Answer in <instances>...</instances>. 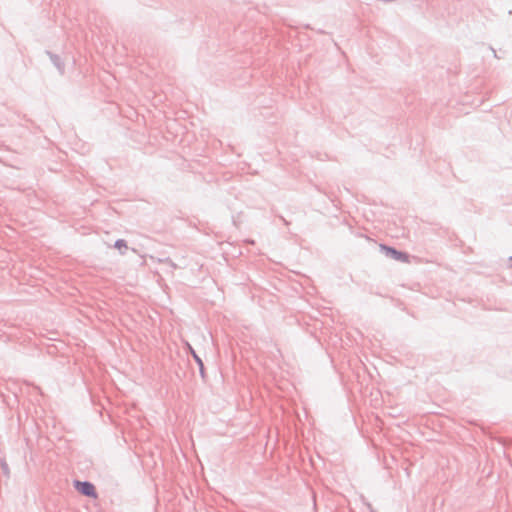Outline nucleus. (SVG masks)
<instances>
[{
	"instance_id": "obj_4",
	"label": "nucleus",
	"mask_w": 512,
	"mask_h": 512,
	"mask_svg": "<svg viewBox=\"0 0 512 512\" xmlns=\"http://www.w3.org/2000/svg\"><path fill=\"white\" fill-rule=\"evenodd\" d=\"M192 354H193V357L196 360V362L202 367L203 366L202 360L198 357V355H196V353L194 351H192Z\"/></svg>"
},
{
	"instance_id": "obj_2",
	"label": "nucleus",
	"mask_w": 512,
	"mask_h": 512,
	"mask_svg": "<svg viewBox=\"0 0 512 512\" xmlns=\"http://www.w3.org/2000/svg\"><path fill=\"white\" fill-rule=\"evenodd\" d=\"M380 248L383 252H385L386 255L392 257L393 259H395L397 261H402L405 263L409 262V256L406 253L397 251L394 248H391V247H388L385 245H381Z\"/></svg>"
},
{
	"instance_id": "obj_1",
	"label": "nucleus",
	"mask_w": 512,
	"mask_h": 512,
	"mask_svg": "<svg viewBox=\"0 0 512 512\" xmlns=\"http://www.w3.org/2000/svg\"><path fill=\"white\" fill-rule=\"evenodd\" d=\"M75 488L77 491L85 496L91 497L96 499L97 498V492L95 489V486L90 482H81L77 481L75 482Z\"/></svg>"
},
{
	"instance_id": "obj_3",
	"label": "nucleus",
	"mask_w": 512,
	"mask_h": 512,
	"mask_svg": "<svg viewBox=\"0 0 512 512\" xmlns=\"http://www.w3.org/2000/svg\"><path fill=\"white\" fill-rule=\"evenodd\" d=\"M115 247L121 252L124 253L127 250V244L124 240H117L115 243Z\"/></svg>"
}]
</instances>
